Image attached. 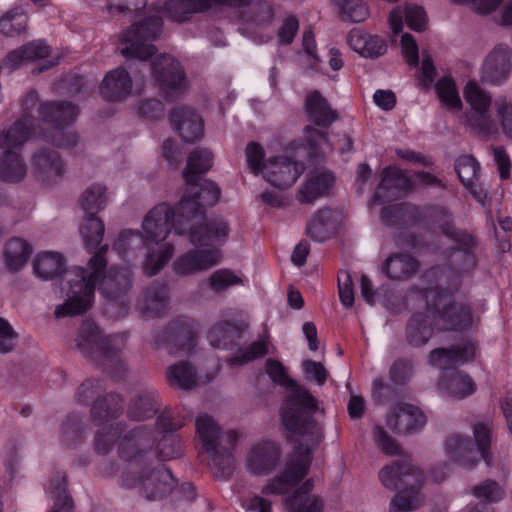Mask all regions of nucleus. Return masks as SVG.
Listing matches in <instances>:
<instances>
[{
	"label": "nucleus",
	"instance_id": "39448f33",
	"mask_svg": "<svg viewBox=\"0 0 512 512\" xmlns=\"http://www.w3.org/2000/svg\"><path fill=\"white\" fill-rule=\"evenodd\" d=\"M205 215L180 216L179 204L175 210L165 203L156 205L142 222L143 234L138 230H124L119 234L115 248L124 252L134 244L159 243L167 238L172 229L177 235H183L187 232L190 222L204 219Z\"/></svg>",
	"mask_w": 512,
	"mask_h": 512
},
{
	"label": "nucleus",
	"instance_id": "79ce46f5",
	"mask_svg": "<svg viewBox=\"0 0 512 512\" xmlns=\"http://www.w3.org/2000/svg\"><path fill=\"white\" fill-rule=\"evenodd\" d=\"M417 259L408 254L396 253L383 263V272L392 280H404L414 275L419 269Z\"/></svg>",
	"mask_w": 512,
	"mask_h": 512
},
{
	"label": "nucleus",
	"instance_id": "e433bc0d",
	"mask_svg": "<svg viewBox=\"0 0 512 512\" xmlns=\"http://www.w3.org/2000/svg\"><path fill=\"white\" fill-rule=\"evenodd\" d=\"M123 411V398L117 393L98 396L91 404L90 420L97 426L117 418Z\"/></svg>",
	"mask_w": 512,
	"mask_h": 512
},
{
	"label": "nucleus",
	"instance_id": "0e129e2a",
	"mask_svg": "<svg viewBox=\"0 0 512 512\" xmlns=\"http://www.w3.org/2000/svg\"><path fill=\"white\" fill-rule=\"evenodd\" d=\"M120 431V423L116 425H107L98 430L94 438L95 450L99 454H108L116 441Z\"/></svg>",
	"mask_w": 512,
	"mask_h": 512
},
{
	"label": "nucleus",
	"instance_id": "a878e982",
	"mask_svg": "<svg viewBox=\"0 0 512 512\" xmlns=\"http://www.w3.org/2000/svg\"><path fill=\"white\" fill-rule=\"evenodd\" d=\"M172 127L186 143H193L203 136V122L189 107H175L169 115Z\"/></svg>",
	"mask_w": 512,
	"mask_h": 512
},
{
	"label": "nucleus",
	"instance_id": "4be33fe9",
	"mask_svg": "<svg viewBox=\"0 0 512 512\" xmlns=\"http://www.w3.org/2000/svg\"><path fill=\"white\" fill-rule=\"evenodd\" d=\"M190 241L196 246H209L212 244H224L230 233L227 220L221 216L205 219L199 225L190 222L188 226Z\"/></svg>",
	"mask_w": 512,
	"mask_h": 512
},
{
	"label": "nucleus",
	"instance_id": "b1692460",
	"mask_svg": "<svg viewBox=\"0 0 512 512\" xmlns=\"http://www.w3.org/2000/svg\"><path fill=\"white\" fill-rule=\"evenodd\" d=\"M475 347L468 342L463 345H454L449 348H435L428 355V362L446 372L455 370V366L474 359Z\"/></svg>",
	"mask_w": 512,
	"mask_h": 512
},
{
	"label": "nucleus",
	"instance_id": "9b49d317",
	"mask_svg": "<svg viewBox=\"0 0 512 512\" xmlns=\"http://www.w3.org/2000/svg\"><path fill=\"white\" fill-rule=\"evenodd\" d=\"M137 473H122L120 485L127 489L138 488L140 495L150 501L169 495L177 485L172 472L165 466L138 470Z\"/></svg>",
	"mask_w": 512,
	"mask_h": 512
},
{
	"label": "nucleus",
	"instance_id": "ddd939ff",
	"mask_svg": "<svg viewBox=\"0 0 512 512\" xmlns=\"http://www.w3.org/2000/svg\"><path fill=\"white\" fill-rule=\"evenodd\" d=\"M297 459L286 464L281 475L274 477L263 488L265 495H284L296 487L308 474L311 464V450L299 443L296 445Z\"/></svg>",
	"mask_w": 512,
	"mask_h": 512
},
{
	"label": "nucleus",
	"instance_id": "a18cd8bd",
	"mask_svg": "<svg viewBox=\"0 0 512 512\" xmlns=\"http://www.w3.org/2000/svg\"><path fill=\"white\" fill-rule=\"evenodd\" d=\"M34 123L33 116L23 115L13 123L6 133L0 132V148L4 146L17 147L24 144L33 132Z\"/></svg>",
	"mask_w": 512,
	"mask_h": 512
},
{
	"label": "nucleus",
	"instance_id": "f3484780",
	"mask_svg": "<svg viewBox=\"0 0 512 512\" xmlns=\"http://www.w3.org/2000/svg\"><path fill=\"white\" fill-rule=\"evenodd\" d=\"M195 331L193 322L180 317L170 322L165 329L155 336L157 345L167 347L169 353L189 352L194 347Z\"/></svg>",
	"mask_w": 512,
	"mask_h": 512
},
{
	"label": "nucleus",
	"instance_id": "c756f323",
	"mask_svg": "<svg viewBox=\"0 0 512 512\" xmlns=\"http://www.w3.org/2000/svg\"><path fill=\"white\" fill-rule=\"evenodd\" d=\"M217 263L216 251L193 249L177 258L173 263V271L179 276H186L207 270Z\"/></svg>",
	"mask_w": 512,
	"mask_h": 512
},
{
	"label": "nucleus",
	"instance_id": "4468645a",
	"mask_svg": "<svg viewBox=\"0 0 512 512\" xmlns=\"http://www.w3.org/2000/svg\"><path fill=\"white\" fill-rule=\"evenodd\" d=\"M382 485L389 490L420 491L424 484L423 472L409 459L393 461L379 471Z\"/></svg>",
	"mask_w": 512,
	"mask_h": 512
},
{
	"label": "nucleus",
	"instance_id": "c03bdc74",
	"mask_svg": "<svg viewBox=\"0 0 512 512\" xmlns=\"http://www.w3.org/2000/svg\"><path fill=\"white\" fill-rule=\"evenodd\" d=\"M335 216V211L330 208L318 210L306 226V231L311 239L316 242L328 240L335 230Z\"/></svg>",
	"mask_w": 512,
	"mask_h": 512
},
{
	"label": "nucleus",
	"instance_id": "c9c22d12",
	"mask_svg": "<svg viewBox=\"0 0 512 512\" xmlns=\"http://www.w3.org/2000/svg\"><path fill=\"white\" fill-rule=\"evenodd\" d=\"M313 482L306 480L284 500L289 512H322L324 501L320 496L311 495Z\"/></svg>",
	"mask_w": 512,
	"mask_h": 512
},
{
	"label": "nucleus",
	"instance_id": "338daca9",
	"mask_svg": "<svg viewBox=\"0 0 512 512\" xmlns=\"http://www.w3.org/2000/svg\"><path fill=\"white\" fill-rule=\"evenodd\" d=\"M84 434L81 417L77 414H70L62 425V439L68 446L79 442Z\"/></svg>",
	"mask_w": 512,
	"mask_h": 512
},
{
	"label": "nucleus",
	"instance_id": "c85d7f7f",
	"mask_svg": "<svg viewBox=\"0 0 512 512\" xmlns=\"http://www.w3.org/2000/svg\"><path fill=\"white\" fill-rule=\"evenodd\" d=\"M304 110L308 121L321 128L330 127L338 119V112L318 90L306 95Z\"/></svg>",
	"mask_w": 512,
	"mask_h": 512
},
{
	"label": "nucleus",
	"instance_id": "052dcab7",
	"mask_svg": "<svg viewBox=\"0 0 512 512\" xmlns=\"http://www.w3.org/2000/svg\"><path fill=\"white\" fill-rule=\"evenodd\" d=\"M480 165L472 156H460L455 161V171L464 186H473V182L477 179Z\"/></svg>",
	"mask_w": 512,
	"mask_h": 512
},
{
	"label": "nucleus",
	"instance_id": "bb28decb",
	"mask_svg": "<svg viewBox=\"0 0 512 512\" xmlns=\"http://www.w3.org/2000/svg\"><path fill=\"white\" fill-rule=\"evenodd\" d=\"M169 287L164 282L154 281L139 300L140 312L146 317H161L169 310Z\"/></svg>",
	"mask_w": 512,
	"mask_h": 512
},
{
	"label": "nucleus",
	"instance_id": "5fc2aeb1",
	"mask_svg": "<svg viewBox=\"0 0 512 512\" xmlns=\"http://www.w3.org/2000/svg\"><path fill=\"white\" fill-rule=\"evenodd\" d=\"M332 2L338 7L344 21L360 23L369 15L368 7L362 0H332Z\"/></svg>",
	"mask_w": 512,
	"mask_h": 512
},
{
	"label": "nucleus",
	"instance_id": "a19ab883",
	"mask_svg": "<svg viewBox=\"0 0 512 512\" xmlns=\"http://www.w3.org/2000/svg\"><path fill=\"white\" fill-rule=\"evenodd\" d=\"M241 337V328L230 321H221L214 324L207 334L210 345L217 349H230L237 345Z\"/></svg>",
	"mask_w": 512,
	"mask_h": 512
},
{
	"label": "nucleus",
	"instance_id": "473e14b6",
	"mask_svg": "<svg viewBox=\"0 0 512 512\" xmlns=\"http://www.w3.org/2000/svg\"><path fill=\"white\" fill-rule=\"evenodd\" d=\"M403 18L407 26L415 32H423L427 27V14L423 7L412 4L403 9L396 7L389 14V25L395 35L403 30Z\"/></svg>",
	"mask_w": 512,
	"mask_h": 512
},
{
	"label": "nucleus",
	"instance_id": "f257e3e1",
	"mask_svg": "<svg viewBox=\"0 0 512 512\" xmlns=\"http://www.w3.org/2000/svg\"><path fill=\"white\" fill-rule=\"evenodd\" d=\"M107 251L108 245L105 244L94 252L86 268L74 267L68 270L64 257L57 252H43L36 256L33 269L38 277L49 280L64 274L61 286L66 291L67 299L56 307V318L80 315L92 306L95 284L108 264L105 257Z\"/></svg>",
	"mask_w": 512,
	"mask_h": 512
},
{
	"label": "nucleus",
	"instance_id": "4d7b16f0",
	"mask_svg": "<svg viewBox=\"0 0 512 512\" xmlns=\"http://www.w3.org/2000/svg\"><path fill=\"white\" fill-rule=\"evenodd\" d=\"M472 494L481 500L480 503L490 505L500 501L504 495V489L495 480H485L482 483L475 485L472 490Z\"/></svg>",
	"mask_w": 512,
	"mask_h": 512
},
{
	"label": "nucleus",
	"instance_id": "72a5a7b5",
	"mask_svg": "<svg viewBox=\"0 0 512 512\" xmlns=\"http://www.w3.org/2000/svg\"><path fill=\"white\" fill-rule=\"evenodd\" d=\"M280 448L271 441L256 445L248 459V466L254 474H268L277 466L280 459Z\"/></svg>",
	"mask_w": 512,
	"mask_h": 512
},
{
	"label": "nucleus",
	"instance_id": "aec40b11",
	"mask_svg": "<svg viewBox=\"0 0 512 512\" xmlns=\"http://www.w3.org/2000/svg\"><path fill=\"white\" fill-rule=\"evenodd\" d=\"M386 424L398 434L412 435L424 428L426 416L418 407L400 402L388 414Z\"/></svg>",
	"mask_w": 512,
	"mask_h": 512
},
{
	"label": "nucleus",
	"instance_id": "2f4dec72",
	"mask_svg": "<svg viewBox=\"0 0 512 512\" xmlns=\"http://www.w3.org/2000/svg\"><path fill=\"white\" fill-rule=\"evenodd\" d=\"M132 92V79L129 72L118 67L108 72L100 86V94L111 102L122 101Z\"/></svg>",
	"mask_w": 512,
	"mask_h": 512
},
{
	"label": "nucleus",
	"instance_id": "20e7f679",
	"mask_svg": "<svg viewBox=\"0 0 512 512\" xmlns=\"http://www.w3.org/2000/svg\"><path fill=\"white\" fill-rule=\"evenodd\" d=\"M79 352L100 366L112 377L122 379L127 371L122 357L126 347L125 335H105L92 321H84L75 337Z\"/></svg>",
	"mask_w": 512,
	"mask_h": 512
},
{
	"label": "nucleus",
	"instance_id": "4c0bfd02",
	"mask_svg": "<svg viewBox=\"0 0 512 512\" xmlns=\"http://www.w3.org/2000/svg\"><path fill=\"white\" fill-rule=\"evenodd\" d=\"M159 408L160 402L157 392L152 388H145L130 400L127 417L132 421H144L152 418Z\"/></svg>",
	"mask_w": 512,
	"mask_h": 512
},
{
	"label": "nucleus",
	"instance_id": "423d86ee",
	"mask_svg": "<svg viewBox=\"0 0 512 512\" xmlns=\"http://www.w3.org/2000/svg\"><path fill=\"white\" fill-rule=\"evenodd\" d=\"M447 269L432 267L423 275V279L434 286L423 290L426 307L433 312L434 318L442 324V329L449 331H464L472 326V308L470 305L452 300L453 292L449 287H443V279Z\"/></svg>",
	"mask_w": 512,
	"mask_h": 512
},
{
	"label": "nucleus",
	"instance_id": "f03ea898",
	"mask_svg": "<svg viewBox=\"0 0 512 512\" xmlns=\"http://www.w3.org/2000/svg\"><path fill=\"white\" fill-rule=\"evenodd\" d=\"M266 372L276 384L294 387L280 409V418L287 438H305L312 444H318L323 438V428L314 418L318 410V400L306 388L296 385L278 360L269 358L266 361Z\"/></svg>",
	"mask_w": 512,
	"mask_h": 512
},
{
	"label": "nucleus",
	"instance_id": "37998d69",
	"mask_svg": "<svg viewBox=\"0 0 512 512\" xmlns=\"http://www.w3.org/2000/svg\"><path fill=\"white\" fill-rule=\"evenodd\" d=\"M434 332L428 317L423 313H414L407 322L405 329L406 341L413 347L427 344Z\"/></svg>",
	"mask_w": 512,
	"mask_h": 512
},
{
	"label": "nucleus",
	"instance_id": "f8f14e48",
	"mask_svg": "<svg viewBox=\"0 0 512 512\" xmlns=\"http://www.w3.org/2000/svg\"><path fill=\"white\" fill-rule=\"evenodd\" d=\"M149 67L152 76L159 86L163 96L168 101H174L187 88L186 74L181 66L171 55H161L151 64H143Z\"/></svg>",
	"mask_w": 512,
	"mask_h": 512
},
{
	"label": "nucleus",
	"instance_id": "13d9d810",
	"mask_svg": "<svg viewBox=\"0 0 512 512\" xmlns=\"http://www.w3.org/2000/svg\"><path fill=\"white\" fill-rule=\"evenodd\" d=\"M423 498L420 491L398 490L390 502V512H410L417 509Z\"/></svg>",
	"mask_w": 512,
	"mask_h": 512
},
{
	"label": "nucleus",
	"instance_id": "de8ad7c7",
	"mask_svg": "<svg viewBox=\"0 0 512 512\" xmlns=\"http://www.w3.org/2000/svg\"><path fill=\"white\" fill-rule=\"evenodd\" d=\"M167 379L170 386L189 391L197 384V371L191 363L182 361L169 366Z\"/></svg>",
	"mask_w": 512,
	"mask_h": 512
},
{
	"label": "nucleus",
	"instance_id": "6e6552de",
	"mask_svg": "<svg viewBox=\"0 0 512 512\" xmlns=\"http://www.w3.org/2000/svg\"><path fill=\"white\" fill-rule=\"evenodd\" d=\"M163 19L157 14L145 16L124 29L119 35L121 54L126 59H138L146 62L157 52L152 43L162 33Z\"/></svg>",
	"mask_w": 512,
	"mask_h": 512
},
{
	"label": "nucleus",
	"instance_id": "2eb2a0df",
	"mask_svg": "<svg viewBox=\"0 0 512 512\" xmlns=\"http://www.w3.org/2000/svg\"><path fill=\"white\" fill-rule=\"evenodd\" d=\"M253 0H166L164 10L168 17L176 22L190 20L196 13H204L212 8H241L252 4Z\"/></svg>",
	"mask_w": 512,
	"mask_h": 512
},
{
	"label": "nucleus",
	"instance_id": "09e8293b",
	"mask_svg": "<svg viewBox=\"0 0 512 512\" xmlns=\"http://www.w3.org/2000/svg\"><path fill=\"white\" fill-rule=\"evenodd\" d=\"M32 254L31 245L21 238H13L6 244L4 260L7 268L16 272L20 270Z\"/></svg>",
	"mask_w": 512,
	"mask_h": 512
},
{
	"label": "nucleus",
	"instance_id": "6ab92c4d",
	"mask_svg": "<svg viewBox=\"0 0 512 512\" xmlns=\"http://www.w3.org/2000/svg\"><path fill=\"white\" fill-rule=\"evenodd\" d=\"M512 71V49L498 44L487 55L481 68L480 80L490 85H501L510 77Z\"/></svg>",
	"mask_w": 512,
	"mask_h": 512
},
{
	"label": "nucleus",
	"instance_id": "ea45409f",
	"mask_svg": "<svg viewBox=\"0 0 512 512\" xmlns=\"http://www.w3.org/2000/svg\"><path fill=\"white\" fill-rule=\"evenodd\" d=\"M51 48L42 40L31 41L18 49L11 51L5 59L4 64L12 71L18 69L23 61H34L48 57Z\"/></svg>",
	"mask_w": 512,
	"mask_h": 512
},
{
	"label": "nucleus",
	"instance_id": "7c9ffc66",
	"mask_svg": "<svg viewBox=\"0 0 512 512\" xmlns=\"http://www.w3.org/2000/svg\"><path fill=\"white\" fill-rule=\"evenodd\" d=\"M417 221L439 231L445 237L456 227L453 212L444 205L433 204L414 209Z\"/></svg>",
	"mask_w": 512,
	"mask_h": 512
},
{
	"label": "nucleus",
	"instance_id": "69168bd1",
	"mask_svg": "<svg viewBox=\"0 0 512 512\" xmlns=\"http://www.w3.org/2000/svg\"><path fill=\"white\" fill-rule=\"evenodd\" d=\"M182 443L174 435L164 436L156 446L155 458L161 461H168L182 455Z\"/></svg>",
	"mask_w": 512,
	"mask_h": 512
},
{
	"label": "nucleus",
	"instance_id": "f704fd0d",
	"mask_svg": "<svg viewBox=\"0 0 512 512\" xmlns=\"http://www.w3.org/2000/svg\"><path fill=\"white\" fill-rule=\"evenodd\" d=\"M334 183L330 172L312 171L297 193V200L302 204H312L316 199L329 193Z\"/></svg>",
	"mask_w": 512,
	"mask_h": 512
},
{
	"label": "nucleus",
	"instance_id": "58836bf2",
	"mask_svg": "<svg viewBox=\"0 0 512 512\" xmlns=\"http://www.w3.org/2000/svg\"><path fill=\"white\" fill-rule=\"evenodd\" d=\"M439 389L444 391L447 395L457 399H463L472 395L476 390V385L473 379L458 370L445 372L440 381Z\"/></svg>",
	"mask_w": 512,
	"mask_h": 512
},
{
	"label": "nucleus",
	"instance_id": "bf43d9fd",
	"mask_svg": "<svg viewBox=\"0 0 512 512\" xmlns=\"http://www.w3.org/2000/svg\"><path fill=\"white\" fill-rule=\"evenodd\" d=\"M67 126L52 128L44 134V140L61 149H71L79 142V135L76 131L65 130Z\"/></svg>",
	"mask_w": 512,
	"mask_h": 512
},
{
	"label": "nucleus",
	"instance_id": "e2e57ef3",
	"mask_svg": "<svg viewBox=\"0 0 512 512\" xmlns=\"http://www.w3.org/2000/svg\"><path fill=\"white\" fill-rule=\"evenodd\" d=\"M27 17L17 10H11L0 18V33L15 36L25 30Z\"/></svg>",
	"mask_w": 512,
	"mask_h": 512
},
{
	"label": "nucleus",
	"instance_id": "0eeeda50",
	"mask_svg": "<svg viewBox=\"0 0 512 512\" xmlns=\"http://www.w3.org/2000/svg\"><path fill=\"white\" fill-rule=\"evenodd\" d=\"M196 431L217 469L216 476L223 479L229 478L234 471L231 448L237 440L236 432L231 430L222 434L214 419L206 414L197 418Z\"/></svg>",
	"mask_w": 512,
	"mask_h": 512
},
{
	"label": "nucleus",
	"instance_id": "cd10ccee",
	"mask_svg": "<svg viewBox=\"0 0 512 512\" xmlns=\"http://www.w3.org/2000/svg\"><path fill=\"white\" fill-rule=\"evenodd\" d=\"M39 118L52 128L69 126L77 119L79 108L69 101H47L39 105Z\"/></svg>",
	"mask_w": 512,
	"mask_h": 512
},
{
	"label": "nucleus",
	"instance_id": "774afa93",
	"mask_svg": "<svg viewBox=\"0 0 512 512\" xmlns=\"http://www.w3.org/2000/svg\"><path fill=\"white\" fill-rule=\"evenodd\" d=\"M104 390L102 383L98 379L88 378L82 382L75 392V400L78 404L89 405L93 402L100 392Z\"/></svg>",
	"mask_w": 512,
	"mask_h": 512
},
{
	"label": "nucleus",
	"instance_id": "603ef678",
	"mask_svg": "<svg viewBox=\"0 0 512 512\" xmlns=\"http://www.w3.org/2000/svg\"><path fill=\"white\" fill-rule=\"evenodd\" d=\"M107 203L106 187L92 184L82 194L80 204L86 215L95 216Z\"/></svg>",
	"mask_w": 512,
	"mask_h": 512
},
{
	"label": "nucleus",
	"instance_id": "9d476101",
	"mask_svg": "<svg viewBox=\"0 0 512 512\" xmlns=\"http://www.w3.org/2000/svg\"><path fill=\"white\" fill-rule=\"evenodd\" d=\"M477 451L474 448V443L468 436L460 434H453L446 439L445 451L449 458L460 465L472 468L479 459L477 453L485 461L487 466L493 464V457L490 452L491 445V427L488 424L477 423L473 429Z\"/></svg>",
	"mask_w": 512,
	"mask_h": 512
},
{
	"label": "nucleus",
	"instance_id": "412c9836",
	"mask_svg": "<svg viewBox=\"0 0 512 512\" xmlns=\"http://www.w3.org/2000/svg\"><path fill=\"white\" fill-rule=\"evenodd\" d=\"M105 271L106 268L101 272L95 287L99 284L98 289L105 299L121 302L132 288V272L127 268L115 267Z\"/></svg>",
	"mask_w": 512,
	"mask_h": 512
},
{
	"label": "nucleus",
	"instance_id": "864d4df0",
	"mask_svg": "<svg viewBox=\"0 0 512 512\" xmlns=\"http://www.w3.org/2000/svg\"><path fill=\"white\" fill-rule=\"evenodd\" d=\"M438 98L449 110L459 111L462 108L456 84L452 78L442 77L435 85Z\"/></svg>",
	"mask_w": 512,
	"mask_h": 512
},
{
	"label": "nucleus",
	"instance_id": "3c124183",
	"mask_svg": "<svg viewBox=\"0 0 512 512\" xmlns=\"http://www.w3.org/2000/svg\"><path fill=\"white\" fill-rule=\"evenodd\" d=\"M173 254L174 246L171 243H165L157 249L149 250L142 265L144 274L149 277L156 275L171 259Z\"/></svg>",
	"mask_w": 512,
	"mask_h": 512
},
{
	"label": "nucleus",
	"instance_id": "680f3d73",
	"mask_svg": "<svg viewBox=\"0 0 512 512\" xmlns=\"http://www.w3.org/2000/svg\"><path fill=\"white\" fill-rule=\"evenodd\" d=\"M305 133L306 142L313 156H320L333 151V146L328 140L327 133L310 125L305 127Z\"/></svg>",
	"mask_w": 512,
	"mask_h": 512
},
{
	"label": "nucleus",
	"instance_id": "393cba45",
	"mask_svg": "<svg viewBox=\"0 0 512 512\" xmlns=\"http://www.w3.org/2000/svg\"><path fill=\"white\" fill-rule=\"evenodd\" d=\"M410 179L396 167H386L382 172V180L378 185L373 201L378 204L390 202L401 196L410 188Z\"/></svg>",
	"mask_w": 512,
	"mask_h": 512
},
{
	"label": "nucleus",
	"instance_id": "a211bd4d",
	"mask_svg": "<svg viewBox=\"0 0 512 512\" xmlns=\"http://www.w3.org/2000/svg\"><path fill=\"white\" fill-rule=\"evenodd\" d=\"M304 170L305 166L302 162L286 156H277L265 161L262 174L272 186L287 189L296 182Z\"/></svg>",
	"mask_w": 512,
	"mask_h": 512
},
{
	"label": "nucleus",
	"instance_id": "6e6d98bb",
	"mask_svg": "<svg viewBox=\"0 0 512 512\" xmlns=\"http://www.w3.org/2000/svg\"><path fill=\"white\" fill-rule=\"evenodd\" d=\"M416 207H410L405 203H399L383 207L381 210V220L385 225L398 226L405 222L406 217H412L417 221L415 216Z\"/></svg>",
	"mask_w": 512,
	"mask_h": 512
},
{
	"label": "nucleus",
	"instance_id": "5701e85b",
	"mask_svg": "<svg viewBox=\"0 0 512 512\" xmlns=\"http://www.w3.org/2000/svg\"><path fill=\"white\" fill-rule=\"evenodd\" d=\"M37 178L47 185L60 182L66 172V165L61 155L52 149H39L32 158Z\"/></svg>",
	"mask_w": 512,
	"mask_h": 512
},
{
	"label": "nucleus",
	"instance_id": "dca6fc26",
	"mask_svg": "<svg viewBox=\"0 0 512 512\" xmlns=\"http://www.w3.org/2000/svg\"><path fill=\"white\" fill-rule=\"evenodd\" d=\"M466 102L471 106V111L466 114L469 126L481 132H487L491 128L489 108L491 95L483 90L475 81H469L463 91Z\"/></svg>",
	"mask_w": 512,
	"mask_h": 512
},
{
	"label": "nucleus",
	"instance_id": "7ed1b4c3",
	"mask_svg": "<svg viewBox=\"0 0 512 512\" xmlns=\"http://www.w3.org/2000/svg\"><path fill=\"white\" fill-rule=\"evenodd\" d=\"M213 158L212 152L206 148H195L189 154L182 173L186 189L179 202L180 216L206 214L207 208L219 201L220 187L211 180L201 178L212 168Z\"/></svg>",
	"mask_w": 512,
	"mask_h": 512
},
{
	"label": "nucleus",
	"instance_id": "1a4fd4ad",
	"mask_svg": "<svg viewBox=\"0 0 512 512\" xmlns=\"http://www.w3.org/2000/svg\"><path fill=\"white\" fill-rule=\"evenodd\" d=\"M156 439L147 426H138L118 438V457L126 463L122 473H137L151 466L155 459Z\"/></svg>",
	"mask_w": 512,
	"mask_h": 512
},
{
	"label": "nucleus",
	"instance_id": "49530a36",
	"mask_svg": "<svg viewBox=\"0 0 512 512\" xmlns=\"http://www.w3.org/2000/svg\"><path fill=\"white\" fill-rule=\"evenodd\" d=\"M27 166L20 154L7 150L0 153V180L16 183L24 179Z\"/></svg>",
	"mask_w": 512,
	"mask_h": 512
},
{
	"label": "nucleus",
	"instance_id": "8fccbe9b",
	"mask_svg": "<svg viewBox=\"0 0 512 512\" xmlns=\"http://www.w3.org/2000/svg\"><path fill=\"white\" fill-rule=\"evenodd\" d=\"M105 232L104 222L95 216L87 215L80 226V234L86 249L91 253L102 242Z\"/></svg>",
	"mask_w": 512,
	"mask_h": 512
}]
</instances>
